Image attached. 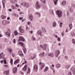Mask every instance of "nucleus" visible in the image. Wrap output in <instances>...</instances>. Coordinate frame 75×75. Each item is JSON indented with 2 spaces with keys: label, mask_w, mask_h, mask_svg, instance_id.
<instances>
[{
  "label": "nucleus",
  "mask_w": 75,
  "mask_h": 75,
  "mask_svg": "<svg viewBox=\"0 0 75 75\" xmlns=\"http://www.w3.org/2000/svg\"><path fill=\"white\" fill-rule=\"evenodd\" d=\"M41 47L40 45L38 47V50L39 51H41Z\"/></svg>",
  "instance_id": "nucleus-39"
},
{
  "label": "nucleus",
  "mask_w": 75,
  "mask_h": 75,
  "mask_svg": "<svg viewBox=\"0 0 75 75\" xmlns=\"http://www.w3.org/2000/svg\"><path fill=\"white\" fill-rule=\"evenodd\" d=\"M72 41L73 44H75V40L74 39H73L72 40Z\"/></svg>",
  "instance_id": "nucleus-41"
},
{
  "label": "nucleus",
  "mask_w": 75,
  "mask_h": 75,
  "mask_svg": "<svg viewBox=\"0 0 75 75\" xmlns=\"http://www.w3.org/2000/svg\"><path fill=\"white\" fill-rule=\"evenodd\" d=\"M2 24L3 25H5L8 24V22L6 20H4L2 21Z\"/></svg>",
  "instance_id": "nucleus-10"
},
{
  "label": "nucleus",
  "mask_w": 75,
  "mask_h": 75,
  "mask_svg": "<svg viewBox=\"0 0 75 75\" xmlns=\"http://www.w3.org/2000/svg\"><path fill=\"white\" fill-rule=\"evenodd\" d=\"M53 70V73L54 74H55V69H54Z\"/></svg>",
  "instance_id": "nucleus-55"
},
{
  "label": "nucleus",
  "mask_w": 75,
  "mask_h": 75,
  "mask_svg": "<svg viewBox=\"0 0 75 75\" xmlns=\"http://www.w3.org/2000/svg\"><path fill=\"white\" fill-rule=\"evenodd\" d=\"M19 29L21 33H23L24 32V30L21 29V27H20L19 28Z\"/></svg>",
  "instance_id": "nucleus-17"
},
{
  "label": "nucleus",
  "mask_w": 75,
  "mask_h": 75,
  "mask_svg": "<svg viewBox=\"0 0 75 75\" xmlns=\"http://www.w3.org/2000/svg\"><path fill=\"white\" fill-rule=\"evenodd\" d=\"M13 59H11L10 60V62L12 65H13Z\"/></svg>",
  "instance_id": "nucleus-42"
},
{
  "label": "nucleus",
  "mask_w": 75,
  "mask_h": 75,
  "mask_svg": "<svg viewBox=\"0 0 75 75\" xmlns=\"http://www.w3.org/2000/svg\"><path fill=\"white\" fill-rule=\"evenodd\" d=\"M57 23L56 22L54 21L53 23V27H56Z\"/></svg>",
  "instance_id": "nucleus-28"
},
{
  "label": "nucleus",
  "mask_w": 75,
  "mask_h": 75,
  "mask_svg": "<svg viewBox=\"0 0 75 75\" xmlns=\"http://www.w3.org/2000/svg\"><path fill=\"white\" fill-rule=\"evenodd\" d=\"M32 40H33V41H35V40H36L35 39V38L33 36H32Z\"/></svg>",
  "instance_id": "nucleus-37"
},
{
  "label": "nucleus",
  "mask_w": 75,
  "mask_h": 75,
  "mask_svg": "<svg viewBox=\"0 0 75 75\" xmlns=\"http://www.w3.org/2000/svg\"><path fill=\"white\" fill-rule=\"evenodd\" d=\"M17 71V67H15L13 68V72L14 74H15V72H16Z\"/></svg>",
  "instance_id": "nucleus-14"
},
{
  "label": "nucleus",
  "mask_w": 75,
  "mask_h": 75,
  "mask_svg": "<svg viewBox=\"0 0 75 75\" xmlns=\"http://www.w3.org/2000/svg\"><path fill=\"white\" fill-rule=\"evenodd\" d=\"M23 70L24 71H26V70H27V66L25 65V66L23 68Z\"/></svg>",
  "instance_id": "nucleus-25"
},
{
  "label": "nucleus",
  "mask_w": 75,
  "mask_h": 75,
  "mask_svg": "<svg viewBox=\"0 0 75 75\" xmlns=\"http://www.w3.org/2000/svg\"><path fill=\"white\" fill-rule=\"evenodd\" d=\"M31 23V22H28V25H30V24Z\"/></svg>",
  "instance_id": "nucleus-61"
},
{
  "label": "nucleus",
  "mask_w": 75,
  "mask_h": 75,
  "mask_svg": "<svg viewBox=\"0 0 75 75\" xmlns=\"http://www.w3.org/2000/svg\"><path fill=\"white\" fill-rule=\"evenodd\" d=\"M67 16H69V12L67 11Z\"/></svg>",
  "instance_id": "nucleus-59"
},
{
  "label": "nucleus",
  "mask_w": 75,
  "mask_h": 75,
  "mask_svg": "<svg viewBox=\"0 0 75 75\" xmlns=\"http://www.w3.org/2000/svg\"><path fill=\"white\" fill-rule=\"evenodd\" d=\"M70 67H71V65H66V69H69Z\"/></svg>",
  "instance_id": "nucleus-18"
},
{
  "label": "nucleus",
  "mask_w": 75,
  "mask_h": 75,
  "mask_svg": "<svg viewBox=\"0 0 75 75\" xmlns=\"http://www.w3.org/2000/svg\"><path fill=\"white\" fill-rule=\"evenodd\" d=\"M59 54H60V51H59V50H56L55 52V55L56 57H58Z\"/></svg>",
  "instance_id": "nucleus-4"
},
{
  "label": "nucleus",
  "mask_w": 75,
  "mask_h": 75,
  "mask_svg": "<svg viewBox=\"0 0 75 75\" xmlns=\"http://www.w3.org/2000/svg\"><path fill=\"white\" fill-rule=\"evenodd\" d=\"M40 47H41V48L43 49L44 50H46L47 45L46 44H44L43 45H40Z\"/></svg>",
  "instance_id": "nucleus-6"
},
{
  "label": "nucleus",
  "mask_w": 75,
  "mask_h": 75,
  "mask_svg": "<svg viewBox=\"0 0 75 75\" xmlns=\"http://www.w3.org/2000/svg\"><path fill=\"white\" fill-rule=\"evenodd\" d=\"M4 64H7V62H6V60H4Z\"/></svg>",
  "instance_id": "nucleus-51"
},
{
  "label": "nucleus",
  "mask_w": 75,
  "mask_h": 75,
  "mask_svg": "<svg viewBox=\"0 0 75 75\" xmlns=\"http://www.w3.org/2000/svg\"><path fill=\"white\" fill-rule=\"evenodd\" d=\"M20 14H24V12L23 11H21L19 13Z\"/></svg>",
  "instance_id": "nucleus-50"
},
{
  "label": "nucleus",
  "mask_w": 75,
  "mask_h": 75,
  "mask_svg": "<svg viewBox=\"0 0 75 75\" xmlns=\"http://www.w3.org/2000/svg\"><path fill=\"white\" fill-rule=\"evenodd\" d=\"M68 75H72V73L70 71L68 73Z\"/></svg>",
  "instance_id": "nucleus-48"
},
{
  "label": "nucleus",
  "mask_w": 75,
  "mask_h": 75,
  "mask_svg": "<svg viewBox=\"0 0 75 75\" xmlns=\"http://www.w3.org/2000/svg\"><path fill=\"white\" fill-rule=\"evenodd\" d=\"M18 54L21 57H23V56L24 54H23V52L21 51L20 50L18 52Z\"/></svg>",
  "instance_id": "nucleus-12"
},
{
  "label": "nucleus",
  "mask_w": 75,
  "mask_h": 75,
  "mask_svg": "<svg viewBox=\"0 0 75 75\" xmlns=\"http://www.w3.org/2000/svg\"><path fill=\"white\" fill-rule=\"evenodd\" d=\"M12 15L13 16H16V14L15 13H13Z\"/></svg>",
  "instance_id": "nucleus-60"
},
{
  "label": "nucleus",
  "mask_w": 75,
  "mask_h": 75,
  "mask_svg": "<svg viewBox=\"0 0 75 75\" xmlns=\"http://www.w3.org/2000/svg\"><path fill=\"white\" fill-rule=\"evenodd\" d=\"M38 70V65L37 64H35L33 67V71L35 72H37Z\"/></svg>",
  "instance_id": "nucleus-5"
},
{
  "label": "nucleus",
  "mask_w": 75,
  "mask_h": 75,
  "mask_svg": "<svg viewBox=\"0 0 75 75\" xmlns=\"http://www.w3.org/2000/svg\"><path fill=\"white\" fill-rule=\"evenodd\" d=\"M64 32H62V36H64Z\"/></svg>",
  "instance_id": "nucleus-54"
},
{
  "label": "nucleus",
  "mask_w": 75,
  "mask_h": 75,
  "mask_svg": "<svg viewBox=\"0 0 75 75\" xmlns=\"http://www.w3.org/2000/svg\"><path fill=\"white\" fill-rule=\"evenodd\" d=\"M1 19H5L6 18V16L4 15H3L1 16Z\"/></svg>",
  "instance_id": "nucleus-34"
},
{
  "label": "nucleus",
  "mask_w": 75,
  "mask_h": 75,
  "mask_svg": "<svg viewBox=\"0 0 75 75\" xmlns=\"http://www.w3.org/2000/svg\"><path fill=\"white\" fill-rule=\"evenodd\" d=\"M66 1H63L62 3V6H65L66 4Z\"/></svg>",
  "instance_id": "nucleus-23"
},
{
  "label": "nucleus",
  "mask_w": 75,
  "mask_h": 75,
  "mask_svg": "<svg viewBox=\"0 0 75 75\" xmlns=\"http://www.w3.org/2000/svg\"><path fill=\"white\" fill-rule=\"evenodd\" d=\"M19 62V59H18L16 60L14 62V64H16L17 63Z\"/></svg>",
  "instance_id": "nucleus-32"
},
{
  "label": "nucleus",
  "mask_w": 75,
  "mask_h": 75,
  "mask_svg": "<svg viewBox=\"0 0 75 75\" xmlns=\"http://www.w3.org/2000/svg\"><path fill=\"white\" fill-rule=\"evenodd\" d=\"M53 10L50 9L49 10L50 13L51 14H54V12H53Z\"/></svg>",
  "instance_id": "nucleus-24"
},
{
  "label": "nucleus",
  "mask_w": 75,
  "mask_h": 75,
  "mask_svg": "<svg viewBox=\"0 0 75 75\" xmlns=\"http://www.w3.org/2000/svg\"><path fill=\"white\" fill-rule=\"evenodd\" d=\"M11 8L12 9H13V10L16 9V8L14 6V5H13L11 6Z\"/></svg>",
  "instance_id": "nucleus-33"
},
{
  "label": "nucleus",
  "mask_w": 75,
  "mask_h": 75,
  "mask_svg": "<svg viewBox=\"0 0 75 75\" xmlns=\"http://www.w3.org/2000/svg\"><path fill=\"white\" fill-rule=\"evenodd\" d=\"M33 31H30V34H33Z\"/></svg>",
  "instance_id": "nucleus-64"
},
{
  "label": "nucleus",
  "mask_w": 75,
  "mask_h": 75,
  "mask_svg": "<svg viewBox=\"0 0 75 75\" xmlns=\"http://www.w3.org/2000/svg\"><path fill=\"white\" fill-rule=\"evenodd\" d=\"M42 28L43 33H46V30H45V29L44 27H42Z\"/></svg>",
  "instance_id": "nucleus-29"
},
{
  "label": "nucleus",
  "mask_w": 75,
  "mask_h": 75,
  "mask_svg": "<svg viewBox=\"0 0 75 75\" xmlns=\"http://www.w3.org/2000/svg\"><path fill=\"white\" fill-rule=\"evenodd\" d=\"M65 59H68V57L67 56H66L64 57Z\"/></svg>",
  "instance_id": "nucleus-47"
},
{
  "label": "nucleus",
  "mask_w": 75,
  "mask_h": 75,
  "mask_svg": "<svg viewBox=\"0 0 75 75\" xmlns=\"http://www.w3.org/2000/svg\"><path fill=\"white\" fill-rule=\"evenodd\" d=\"M28 74H29L30 72V69H29V68H28V71L27 72Z\"/></svg>",
  "instance_id": "nucleus-45"
},
{
  "label": "nucleus",
  "mask_w": 75,
  "mask_h": 75,
  "mask_svg": "<svg viewBox=\"0 0 75 75\" xmlns=\"http://www.w3.org/2000/svg\"><path fill=\"white\" fill-rule=\"evenodd\" d=\"M21 6H23V7L26 8H28L29 7V4L26 2H23L21 4Z\"/></svg>",
  "instance_id": "nucleus-1"
},
{
  "label": "nucleus",
  "mask_w": 75,
  "mask_h": 75,
  "mask_svg": "<svg viewBox=\"0 0 75 75\" xmlns=\"http://www.w3.org/2000/svg\"><path fill=\"white\" fill-rule=\"evenodd\" d=\"M54 4L55 5H56L58 3V0H53Z\"/></svg>",
  "instance_id": "nucleus-21"
},
{
  "label": "nucleus",
  "mask_w": 75,
  "mask_h": 75,
  "mask_svg": "<svg viewBox=\"0 0 75 75\" xmlns=\"http://www.w3.org/2000/svg\"><path fill=\"white\" fill-rule=\"evenodd\" d=\"M57 40L58 41H60V38H57Z\"/></svg>",
  "instance_id": "nucleus-56"
},
{
  "label": "nucleus",
  "mask_w": 75,
  "mask_h": 75,
  "mask_svg": "<svg viewBox=\"0 0 75 75\" xmlns=\"http://www.w3.org/2000/svg\"><path fill=\"white\" fill-rule=\"evenodd\" d=\"M4 42H7V38H5V39Z\"/></svg>",
  "instance_id": "nucleus-52"
},
{
  "label": "nucleus",
  "mask_w": 75,
  "mask_h": 75,
  "mask_svg": "<svg viewBox=\"0 0 75 75\" xmlns=\"http://www.w3.org/2000/svg\"><path fill=\"white\" fill-rule=\"evenodd\" d=\"M1 47H2L1 44L0 43V49H1Z\"/></svg>",
  "instance_id": "nucleus-63"
},
{
  "label": "nucleus",
  "mask_w": 75,
  "mask_h": 75,
  "mask_svg": "<svg viewBox=\"0 0 75 75\" xmlns=\"http://www.w3.org/2000/svg\"><path fill=\"white\" fill-rule=\"evenodd\" d=\"M69 27H70V30H71V29L72 28V24H69Z\"/></svg>",
  "instance_id": "nucleus-35"
},
{
  "label": "nucleus",
  "mask_w": 75,
  "mask_h": 75,
  "mask_svg": "<svg viewBox=\"0 0 75 75\" xmlns=\"http://www.w3.org/2000/svg\"><path fill=\"white\" fill-rule=\"evenodd\" d=\"M4 67H8V66L7 65H4Z\"/></svg>",
  "instance_id": "nucleus-58"
},
{
  "label": "nucleus",
  "mask_w": 75,
  "mask_h": 75,
  "mask_svg": "<svg viewBox=\"0 0 75 75\" xmlns=\"http://www.w3.org/2000/svg\"><path fill=\"white\" fill-rule=\"evenodd\" d=\"M56 13L57 15L59 17H61L62 16V11L58 10L56 11Z\"/></svg>",
  "instance_id": "nucleus-2"
},
{
  "label": "nucleus",
  "mask_w": 75,
  "mask_h": 75,
  "mask_svg": "<svg viewBox=\"0 0 75 75\" xmlns=\"http://www.w3.org/2000/svg\"><path fill=\"white\" fill-rule=\"evenodd\" d=\"M18 44H21L22 47H23V49L25 48V47L24 44H23L22 42H19Z\"/></svg>",
  "instance_id": "nucleus-16"
},
{
  "label": "nucleus",
  "mask_w": 75,
  "mask_h": 75,
  "mask_svg": "<svg viewBox=\"0 0 75 75\" xmlns=\"http://www.w3.org/2000/svg\"><path fill=\"white\" fill-rule=\"evenodd\" d=\"M35 7L37 9L40 8V7H41V5H40V2H39L37 1L36 3Z\"/></svg>",
  "instance_id": "nucleus-3"
},
{
  "label": "nucleus",
  "mask_w": 75,
  "mask_h": 75,
  "mask_svg": "<svg viewBox=\"0 0 75 75\" xmlns=\"http://www.w3.org/2000/svg\"><path fill=\"white\" fill-rule=\"evenodd\" d=\"M39 64L40 65H41V68H40V69L41 70L45 67V63H42L41 62H40Z\"/></svg>",
  "instance_id": "nucleus-8"
},
{
  "label": "nucleus",
  "mask_w": 75,
  "mask_h": 75,
  "mask_svg": "<svg viewBox=\"0 0 75 75\" xmlns=\"http://www.w3.org/2000/svg\"><path fill=\"white\" fill-rule=\"evenodd\" d=\"M40 57H43L44 56V52H43L42 53H40L39 54Z\"/></svg>",
  "instance_id": "nucleus-31"
},
{
  "label": "nucleus",
  "mask_w": 75,
  "mask_h": 75,
  "mask_svg": "<svg viewBox=\"0 0 75 75\" xmlns=\"http://www.w3.org/2000/svg\"><path fill=\"white\" fill-rule=\"evenodd\" d=\"M13 42H14V43H16V40L15 39H13Z\"/></svg>",
  "instance_id": "nucleus-57"
},
{
  "label": "nucleus",
  "mask_w": 75,
  "mask_h": 75,
  "mask_svg": "<svg viewBox=\"0 0 75 75\" xmlns=\"http://www.w3.org/2000/svg\"><path fill=\"white\" fill-rule=\"evenodd\" d=\"M70 71L73 74L75 75V68L74 67H71L70 69Z\"/></svg>",
  "instance_id": "nucleus-7"
},
{
  "label": "nucleus",
  "mask_w": 75,
  "mask_h": 75,
  "mask_svg": "<svg viewBox=\"0 0 75 75\" xmlns=\"http://www.w3.org/2000/svg\"><path fill=\"white\" fill-rule=\"evenodd\" d=\"M14 34L15 36H17L18 35V32L17 30H16L14 32Z\"/></svg>",
  "instance_id": "nucleus-30"
},
{
  "label": "nucleus",
  "mask_w": 75,
  "mask_h": 75,
  "mask_svg": "<svg viewBox=\"0 0 75 75\" xmlns=\"http://www.w3.org/2000/svg\"><path fill=\"white\" fill-rule=\"evenodd\" d=\"M23 51L25 54L26 53V52H27V50H26V49H25V48L23 49Z\"/></svg>",
  "instance_id": "nucleus-38"
},
{
  "label": "nucleus",
  "mask_w": 75,
  "mask_h": 75,
  "mask_svg": "<svg viewBox=\"0 0 75 75\" xmlns=\"http://www.w3.org/2000/svg\"><path fill=\"white\" fill-rule=\"evenodd\" d=\"M37 33L38 35H40V36H42L41 32V30H39L37 31Z\"/></svg>",
  "instance_id": "nucleus-27"
},
{
  "label": "nucleus",
  "mask_w": 75,
  "mask_h": 75,
  "mask_svg": "<svg viewBox=\"0 0 75 75\" xmlns=\"http://www.w3.org/2000/svg\"><path fill=\"white\" fill-rule=\"evenodd\" d=\"M35 14H37L38 17H40L41 16V14L39 13L36 12L35 13Z\"/></svg>",
  "instance_id": "nucleus-26"
},
{
  "label": "nucleus",
  "mask_w": 75,
  "mask_h": 75,
  "mask_svg": "<svg viewBox=\"0 0 75 75\" xmlns=\"http://www.w3.org/2000/svg\"><path fill=\"white\" fill-rule=\"evenodd\" d=\"M54 54L52 53H50L48 54V56H50V57H54Z\"/></svg>",
  "instance_id": "nucleus-19"
},
{
  "label": "nucleus",
  "mask_w": 75,
  "mask_h": 75,
  "mask_svg": "<svg viewBox=\"0 0 75 75\" xmlns=\"http://www.w3.org/2000/svg\"><path fill=\"white\" fill-rule=\"evenodd\" d=\"M41 1H42L44 4H45V1H46V0H40Z\"/></svg>",
  "instance_id": "nucleus-43"
},
{
  "label": "nucleus",
  "mask_w": 75,
  "mask_h": 75,
  "mask_svg": "<svg viewBox=\"0 0 75 75\" xmlns=\"http://www.w3.org/2000/svg\"><path fill=\"white\" fill-rule=\"evenodd\" d=\"M33 16L31 14H30L29 15V20L30 21H33Z\"/></svg>",
  "instance_id": "nucleus-9"
},
{
  "label": "nucleus",
  "mask_w": 75,
  "mask_h": 75,
  "mask_svg": "<svg viewBox=\"0 0 75 75\" xmlns=\"http://www.w3.org/2000/svg\"><path fill=\"white\" fill-rule=\"evenodd\" d=\"M14 1H16V0H11V2L12 3H15Z\"/></svg>",
  "instance_id": "nucleus-36"
},
{
  "label": "nucleus",
  "mask_w": 75,
  "mask_h": 75,
  "mask_svg": "<svg viewBox=\"0 0 75 75\" xmlns=\"http://www.w3.org/2000/svg\"><path fill=\"white\" fill-rule=\"evenodd\" d=\"M61 64H59V63H57L56 66V68H57V69H59L60 67H61Z\"/></svg>",
  "instance_id": "nucleus-13"
},
{
  "label": "nucleus",
  "mask_w": 75,
  "mask_h": 75,
  "mask_svg": "<svg viewBox=\"0 0 75 75\" xmlns=\"http://www.w3.org/2000/svg\"><path fill=\"white\" fill-rule=\"evenodd\" d=\"M20 41H25V39L23 37H20L19 38Z\"/></svg>",
  "instance_id": "nucleus-20"
},
{
  "label": "nucleus",
  "mask_w": 75,
  "mask_h": 75,
  "mask_svg": "<svg viewBox=\"0 0 75 75\" xmlns=\"http://www.w3.org/2000/svg\"><path fill=\"white\" fill-rule=\"evenodd\" d=\"M3 8H5V4L3 2V1H2Z\"/></svg>",
  "instance_id": "nucleus-44"
},
{
  "label": "nucleus",
  "mask_w": 75,
  "mask_h": 75,
  "mask_svg": "<svg viewBox=\"0 0 75 75\" xmlns=\"http://www.w3.org/2000/svg\"><path fill=\"white\" fill-rule=\"evenodd\" d=\"M50 69H52V70H53V69H54V68L52 67H50Z\"/></svg>",
  "instance_id": "nucleus-62"
},
{
  "label": "nucleus",
  "mask_w": 75,
  "mask_h": 75,
  "mask_svg": "<svg viewBox=\"0 0 75 75\" xmlns=\"http://www.w3.org/2000/svg\"><path fill=\"white\" fill-rule=\"evenodd\" d=\"M48 70V67H46L45 68V69L44 71V72H45L46 71H47Z\"/></svg>",
  "instance_id": "nucleus-49"
},
{
  "label": "nucleus",
  "mask_w": 75,
  "mask_h": 75,
  "mask_svg": "<svg viewBox=\"0 0 75 75\" xmlns=\"http://www.w3.org/2000/svg\"><path fill=\"white\" fill-rule=\"evenodd\" d=\"M4 57V54L3 53H2L0 54V59L3 58Z\"/></svg>",
  "instance_id": "nucleus-15"
},
{
  "label": "nucleus",
  "mask_w": 75,
  "mask_h": 75,
  "mask_svg": "<svg viewBox=\"0 0 75 75\" xmlns=\"http://www.w3.org/2000/svg\"><path fill=\"white\" fill-rule=\"evenodd\" d=\"M15 7H19V6H18L17 4H15Z\"/></svg>",
  "instance_id": "nucleus-53"
},
{
  "label": "nucleus",
  "mask_w": 75,
  "mask_h": 75,
  "mask_svg": "<svg viewBox=\"0 0 75 75\" xmlns=\"http://www.w3.org/2000/svg\"><path fill=\"white\" fill-rule=\"evenodd\" d=\"M10 32L11 31L10 30H8L7 31V32L6 33V34L8 35V37H10Z\"/></svg>",
  "instance_id": "nucleus-11"
},
{
  "label": "nucleus",
  "mask_w": 75,
  "mask_h": 75,
  "mask_svg": "<svg viewBox=\"0 0 75 75\" xmlns=\"http://www.w3.org/2000/svg\"><path fill=\"white\" fill-rule=\"evenodd\" d=\"M9 72V71L8 70L5 71H4V74H5L6 75H8V72Z\"/></svg>",
  "instance_id": "nucleus-22"
},
{
  "label": "nucleus",
  "mask_w": 75,
  "mask_h": 75,
  "mask_svg": "<svg viewBox=\"0 0 75 75\" xmlns=\"http://www.w3.org/2000/svg\"><path fill=\"white\" fill-rule=\"evenodd\" d=\"M75 33H74V32H72L71 33V36H73L74 35H75Z\"/></svg>",
  "instance_id": "nucleus-46"
},
{
  "label": "nucleus",
  "mask_w": 75,
  "mask_h": 75,
  "mask_svg": "<svg viewBox=\"0 0 75 75\" xmlns=\"http://www.w3.org/2000/svg\"><path fill=\"white\" fill-rule=\"evenodd\" d=\"M8 51L9 52H11V53H12V51H13V50L11 49H8Z\"/></svg>",
  "instance_id": "nucleus-40"
}]
</instances>
